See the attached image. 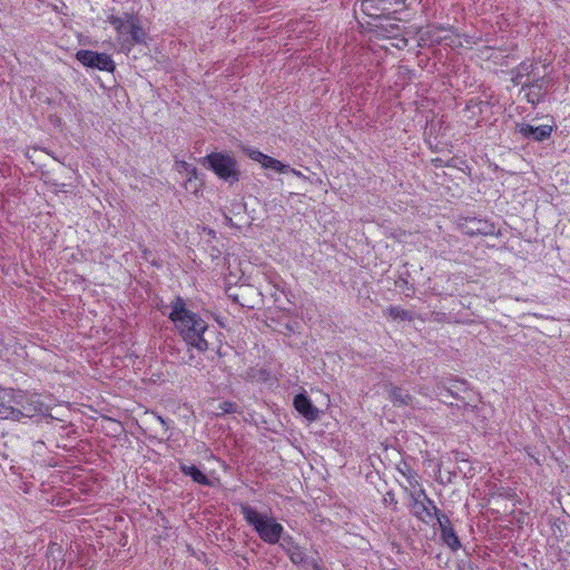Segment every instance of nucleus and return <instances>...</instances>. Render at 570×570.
Masks as SVG:
<instances>
[{"label":"nucleus","mask_w":570,"mask_h":570,"mask_svg":"<svg viewBox=\"0 0 570 570\" xmlns=\"http://www.w3.org/2000/svg\"><path fill=\"white\" fill-rule=\"evenodd\" d=\"M307 563L312 567L313 570H325L316 560H312Z\"/></svg>","instance_id":"473e14b6"},{"label":"nucleus","mask_w":570,"mask_h":570,"mask_svg":"<svg viewBox=\"0 0 570 570\" xmlns=\"http://www.w3.org/2000/svg\"><path fill=\"white\" fill-rule=\"evenodd\" d=\"M293 405L308 421H316L320 416L318 409L313 404L305 391L294 396Z\"/></svg>","instance_id":"f8f14e48"},{"label":"nucleus","mask_w":570,"mask_h":570,"mask_svg":"<svg viewBox=\"0 0 570 570\" xmlns=\"http://www.w3.org/2000/svg\"><path fill=\"white\" fill-rule=\"evenodd\" d=\"M179 471L185 475L189 476L195 483L205 487H213L212 480L200 470L199 466L188 463L185 460H179Z\"/></svg>","instance_id":"ddd939ff"},{"label":"nucleus","mask_w":570,"mask_h":570,"mask_svg":"<svg viewBox=\"0 0 570 570\" xmlns=\"http://www.w3.org/2000/svg\"><path fill=\"white\" fill-rule=\"evenodd\" d=\"M203 166L219 179L234 185L240 180L242 171L237 159L226 151L210 153L202 159Z\"/></svg>","instance_id":"7ed1b4c3"},{"label":"nucleus","mask_w":570,"mask_h":570,"mask_svg":"<svg viewBox=\"0 0 570 570\" xmlns=\"http://www.w3.org/2000/svg\"><path fill=\"white\" fill-rule=\"evenodd\" d=\"M395 285L400 288H410L409 287V281L406 277L401 276L396 282Z\"/></svg>","instance_id":"2f4dec72"},{"label":"nucleus","mask_w":570,"mask_h":570,"mask_svg":"<svg viewBox=\"0 0 570 570\" xmlns=\"http://www.w3.org/2000/svg\"><path fill=\"white\" fill-rule=\"evenodd\" d=\"M390 28H391V29H386V30H387L389 32H391V33H392L394 30L399 31V26H397V24H394V23H393V24H390Z\"/></svg>","instance_id":"c9c22d12"},{"label":"nucleus","mask_w":570,"mask_h":570,"mask_svg":"<svg viewBox=\"0 0 570 570\" xmlns=\"http://www.w3.org/2000/svg\"><path fill=\"white\" fill-rule=\"evenodd\" d=\"M361 10L374 20L387 19L386 16L392 10V2L391 0H362Z\"/></svg>","instance_id":"9b49d317"},{"label":"nucleus","mask_w":570,"mask_h":570,"mask_svg":"<svg viewBox=\"0 0 570 570\" xmlns=\"http://www.w3.org/2000/svg\"><path fill=\"white\" fill-rule=\"evenodd\" d=\"M136 43H134V41H131L128 37L125 38L121 43H120V47H121V51L125 52V53H129L131 51V49L134 48Z\"/></svg>","instance_id":"bb28decb"},{"label":"nucleus","mask_w":570,"mask_h":570,"mask_svg":"<svg viewBox=\"0 0 570 570\" xmlns=\"http://www.w3.org/2000/svg\"><path fill=\"white\" fill-rule=\"evenodd\" d=\"M278 546L286 553L293 564H307V556L303 552L301 546L289 533H285Z\"/></svg>","instance_id":"1a4fd4ad"},{"label":"nucleus","mask_w":570,"mask_h":570,"mask_svg":"<svg viewBox=\"0 0 570 570\" xmlns=\"http://www.w3.org/2000/svg\"><path fill=\"white\" fill-rule=\"evenodd\" d=\"M459 459H461V461H464V458H462V455H459V453H456L455 460H459Z\"/></svg>","instance_id":"79ce46f5"},{"label":"nucleus","mask_w":570,"mask_h":570,"mask_svg":"<svg viewBox=\"0 0 570 570\" xmlns=\"http://www.w3.org/2000/svg\"><path fill=\"white\" fill-rule=\"evenodd\" d=\"M464 232L466 235L470 236H476V235H494L495 234V226L494 224L488 222V220H481L476 218H472L466 220L464 225Z\"/></svg>","instance_id":"4468645a"},{"label":"nucleus","mask_w":570,"mask_h":570,"mask_svg":"<svg viewBox=\"0 0 570 570\" xmlns=\"http://www.w3.org/2000/svg\"><path fill=\"white\" fill-rule=\"evenodd\" d=\"M405 491L409 497L406 507L411 515L425 524H431L439 510L435 502L426 494L424 489L415 491H409L405 489Z\"/></svg>","instance_id":"20e7f679"},{"label":"nucleus","mask_w":570,"mask_h":570,"mask_svg":"<svg viewBox=\"0 0 570 570\" xmlns=\"http://www.w3.org/2000/svg\"><path fill=\"white\" fill-rule=\"evenodd\" d=\"M389 315L394 320L412 321L413 315L410 311L403 309L400 306H390L387 309Z\"/></svg>","instance_id":"4be33fe9"},{"label":"nucleus","mask_w":570,"mask_h":570,"mask_svg":"<svg viewBox=\"0 0 570 570\" xmlns=\"http://www.w3.org/2000/svg\"><path fill=\"white\" fill-rule=\"evenodd\" d=\"M291 170H292V173H293L294 175H296V176H298V177H299V176H302V173H301V171H298V170H296V169H291Z\"/></svg>","instance_id":"4c0bfd02"},{"label":"nucleus","mask_w":570,"mask_h":570,"mask_svg":"<svg viewBox=\"0 0 570 570\" xmlns=\"http://www.w3.org/2000/svg\"><path fill=\"white\" fill-rule=\"evenodd\" d=\"M549 86V79L546 77H538L523 85V91L529 89L525 94L527 101L532 106L539 105L544 100L546 91Z\"/></svg>","instance_id":"9d476101"},{"label":"nucleus","mask_w":570,"mask_h":570,"mask_svg":"<svg viewBox=\"0 0 570 570\" xmlns=\"http://www.w3.org/2000/svg\"><path fill=\"white\" fill-rule=\"evenodd\" d=\"M242 150L249 159L259 163L265 169H272L277 173H286L289 170V165H285L258 149L249 146H242Z\"/></svg>","instance_id":"6e6552de"},{"label":"nucleus","mask_w":570,"mask_h":570,"mask_svg":"<svg viewBox=\"0 0 570 570\" xmlns=\"http://www.w3.org/2000/svg\"><path fill=\"white\" fill-rule=\"evenodd\" d=\"M16 394L10 390H0V419L9 420L12 412V405Z\"/></svg>","instance_id":"a211bd4d"},{"label":"nucleus","mask_w":570,"mask_h":570,"mask_svg":"<svg viewBox=\"0 0 570 570\" xmlns=\"http://www.w3.org/2000/svg\"><path fill=\"white\" fill-rule=\"evenodd\" d=\"M285 328H286L288 332H291V333H293V332H294V328H293V326H292L289 323H287V324L285 325Z\"/></svg>","instance_id":"e433bc0d"},{"label":"nucleus","mask_w":570,"mask_h":570,"mask_svg":"<svg viewBox=\"0 0 570 570\" xmlns=\"http://www.w3.org/2000/svg\"><path fill=\"white\" fill-rule=\"evenodd\" d=\"M459 459H461V461H464V458H462V455H459V453H456L455 460H459Z\"/></svg>","instance_id":"ea45409f"},{"label":"nucleus","mask_w":570,"mask_h":570,"mask_svg":"<svg viewBox=\"0 0 570 570\" xmlns=\"http://www.w3.org/2000/svg\"><path fill=\"white\" fill-rule=\"evenodd\" d=\"M523 78H525V77H524L523 75H521V73L519 72V70L515 68V73H514V76L512 77V82H513L514 85H517V86H518V85H521V90H523V85H524V83H529V81H528V80H527V81H523Z\"/></svg>","instance_id":"cd10ccee"},{"label":"nucleus","mask_w":570,"mask_h":570,"mask_svg":"<svg viewBox=\"0 0 570 570\" xmlns=\"http://www.w3.org/2000/svg\"><path fill=\"white\" fill-rule=\"evenodd\" d=\"M553 129V125L533 126L528 122H519L515 125V132L522 138L533 142H543L550 139Z\"/></svg>","instance_id":"0eeeda50"},{"label":"nucleus","mask_w":570,"mask_h":570,"mask_svg":"<svg viewBox=\"0 0 570 570\" xmlns=\"http://www.w3.org/2000/svg\"><path fill=\"white\" fill-rule=\"evenodd\" d=\"M126 21L129 24V39L136 45L146 42V32L139 20L132 13H126Z\"/></svg>","instance_id":"dca6fc26"},{"label":"nucleus","mask_w":570,"mask_h":570,"mask_svg":"<svg viewBox=\"0 0 570 570\" xmlns=\"http://www.w3.org/2000/svg\"><path fill=\"white\" fill-rule=\"evenodd\" d=\"M445 383L449 384L448 394L451 397L464 401V397L461 396V393H466L470 390V385L465 380L449 376L448 382Z\"/></svg>","instance_id":"f3484780"},{"label":"nucleus","mask_w":570,"mask_h":570,"mask_svg":"<svg viewBox=\"0 0 570 570\" xmlns=\"http://www.w3.org/2000/svg\"><path fill=\"white\" fill-rule=\"evenodd\" d=\"M517 69L519 70V72L521 75H523L524 77H527V80L528 81H531L530 80V77L532 75H534V71L537 70V66L534 62H531V61H528V60H524L522 62H520L517 67Z\"/></svg>","instance_id":"b1692460"},{"label":"nucleus","mask_w":570,"mask_h":570,"mask_svg":"<svg viewBox=\"0 0 570 570\" xmlns=\"http://www.w3.org/2000/svg\"><path fill=\"white\" fill-rule=\"evenodd\" d=\"M46 557L48 560V567L52 568V570H61L65 564V552L61 544L57 542H50Z\"/></svg>","instance_id":"2eb2a0df"},{"label":"nucleus","mask_w":570,"mask_h":570,"mask_svg":"<svg viewBox=\"0 0 570 570\" xmlns=\"http://www.w3.org/2000/svg\"><path fill=\"white\" fill-rule=\"evenodd\" d=\"M108 22L116 29V30H120V28H126V14L122 17H117V16H110L108 18Z\"/></svg>","instance_id":"a878e982"},{"label":"nucleus","mask_w":570,"mask_h":570,"mask_svg":"<svg viewBox=\"0 0 570 570\" xmlns=\"http://www.w3.org/2000/svg\"><path fill=\"white\" fill-rule=\"evenodd\" d=\"M384 501L385 502H391V503H397L394 499V494L392 492H387L385 498H384Z\"/></svg>","instance_id":"72a5a7b5"},{"label":"nucleus","mask_w":570,"mask_h":570,"mask_svg":"<svg viewBox=\"0 0 570 570\" xmlns=\"http://www.w3.org/2000/svg\"><path fill=\"white\" fill-rule=\"evenodd\" d=\"M168 318L174 323L179 336L188 346L187 357H183L185 364H191L194 358L191 348L204 353L209 348L206 334L209 327L200 315L187 308L186 301L181 296H176L170 303V313Z\"/></svg>","instance_id":"f257e3e1"},{"label":"nucleus","mask_w":570,"mask_h":570,"mask_svg":"<svg viewBox=\"0 0 570 570\" xmlns=\"http://www.w3.org/2000/svg\"><path fill=\"white\" fill-rule=\"evenodd\" d=\"M240 513L259 539L267 544H278L286 533L284 527L274 517L258 512L248 503H240Z\"/></svg>","instance_id":"f03ea898"},{"label":"nucleus","mask_w":570,"mask_h":570,"mask_svg":"<svg viewBox=\"0 0 570 570\" xmlns=\"http://www.w3.org/2000/svg\"><path fill=\"white\" fill-rule=\"evenodd\" d=\"M434 519H436L438 524L440 527V530L444 529V527H451L452 525L451 520L449 519V517L446 514H444L440 509L435 513Z\"/></svg>","instance_id":"393cba45"},{"label":"nucleus","mask_w":570,"mask_h":570,"mask_svg":"<svg viewBox=\"0 0 570 570\" xmlns=\"http://www.w3.org/2000/svg\"><path fill=\"white\" fill-rule=\"evenodd\" d=\"M118 32V35H125V33H129V24L126 23V28H120V30H116Z\"/></svg>","instance_id":"f704fd0d"},{"label":"nucleus","mask_w":570,"mask_h":570,"mask_svg":"<svg viewBox=\"0 0 570 570\" xmlns=\"http://www.w3.org/2000/svg\"><path fill=\"white\" fill-rule=\"evenodd\" d=\"M459 459H461V461H464V458H462V455H459V453H456L455 460H459Z\"/></svg>","instance_id":"a19ab883"},{"label":"nucleus","mask_w":570,"mask_h":570,"mask_svg":"<svg viewBox=\"0 0 570 570\" xmlns=\"http://www.w3.org/2000/svg\"><path fill=\"white\" fill-rule=\"evenodd\" d=\"M226 295H227V297H228L232 302H234V303L239 304L240 306H243V304L239 302V296H238V294L234 293V292H233V289H232L230 287H228V288L226 289Z\"/></svg>","instance_id":"c756f323"},{"label":"nucleus","mask_w":570,"mask_h":570,"mask_svg":"<svg viewBox=\"0 0 570 570\" xmlns=\"http://www.w3.org/2000/svg\"><path fill=\"white\" fill-rule=\"evenodd\" d=\"M401 472L407 478L411 485L414 487L417 484V481L415 480L416 474L413 470L407 469V472H403V471H401Z\"/></svg>","instance_id":"7c9ffc66"},{"label":"nucleus","mask_w":570,"mask_h":570,"mask_svg":"<svg viewBox=\"0 0 570 570\" xmlns=\"http://www.w3.org/2000/svg\"><path fill=\"white\" fill-rule=\"evenodd\" d=\"M13 403L20 405L14 407L12 405V412L10 413L9 420L20 421L23 417H36L43 416L48 412V407L36 396L26 397L22 394L16 395Z\"/></svg>","instance_id":"39448f33"},{"label":"nucleus","mask_w":570,"mask_h":570,"mask_svg":"<svg viewBox=\"0 0 570 570\" xmlns=\"http://www.w3.org/2000/svg\"><path fill=\"white\" fill-rule=\"evenodd\" d=\"M538 77H541V76L534 71V75H532V76L530 77V80H532V79H534V78H538Z\"/></svg>","instance_id":"58836bf2"},{"label":"nucleus","mask_w":570,"mask_h":570,"mask_svg":"<svg viewBox=\"0 0 570 570\" xmlns=\"http://www.w3.org/2000/svg\"><path fill=\"white\" fill-rule=\"evenodd\" d=\"M180 168L184 169L188 175L196 177L197 168L186 161H181Z\"/></svg>","instance_id":"c85d7f7f"},{"label":"nucleus","mask_w":570,"mask_h":570,"mask_svg":"<svg viewBox=\"0 0 570 570\" xmlns=\"http://www.w3.org/2000/svg\"><path fill=\"white\" fill-rule=\"evenodd\" d=\"M389 397L394 405H409L413 400L406 390L399 386H391Z\"/></svg>","instance_id":"aec40b11"},{"label":"nucleus","mask_w":570,"mask_h":570,"mask_svg":"<svg viewBox=\"0 0 570 570\" xmlns=\"http://www.w3.org/2000/svg\"><path fill=\"white\" fill-rule=\"evenodd\" d=\"M76 59L85 67L98 69L101 71L114 72L116 65L111 57L105 52H97L92 50H79L76 53Z\"/></svg>","instance_id":"423d86ee"},{"label":"nucleus","mask_w":570,"mask_h":570,"mask_svg":"<svg viewBox=\"0 0 570 570\" xmlns=\"http://www.w3.org/2000/svg\"><path fill=\"white\" fill-rule=\"evenodd\" d=\"M239 405L233 401L220 402L215 412L216 417L224 416L225 414L239 413Z\"/></svg>","instance_id":"412c9836"},{"label":"nucleus","mask_w":570,"mask_h":570,"mask_svg":"<svg viewBox=\"0 0 570 570\" xmlns=\"http://www.w3.org/2000/svg\"><path fill=\"white\" fill-rule=\"evenodd\" d=\"M441 539L445 546H448L452 551H458L462 544L456 535L453 527H444V529H441Z\"/></svg>","instance_id":"6ab92c4d"},{"label":"nucleus","mask_w":570,"mask_h":570,"mask_svg":"<svg viewBox=\"0 0 570 570\" xmlns=\"http://www.w3.org/2000/svg\"><path fill=\"white\" fill-rule=\"evenodd\" d=\"M445 382H448V377H442L441 380H439L436 383H435V386H434V393L438 397H440L444 403H446V397H451L449 394H448V387H449V384H446Z\"/></svg>","instance_id":"5701e85b"}]
</instances>
